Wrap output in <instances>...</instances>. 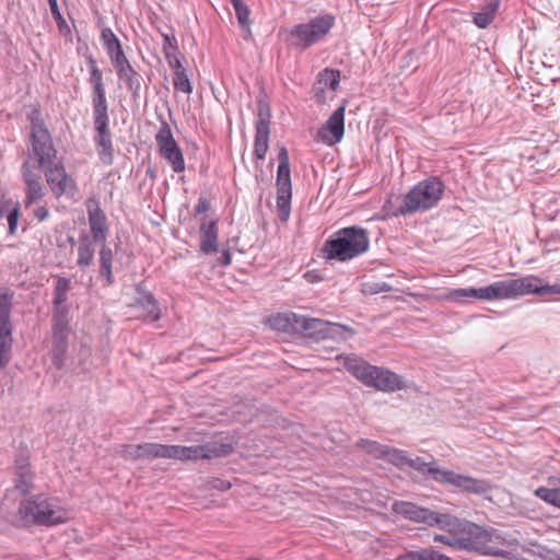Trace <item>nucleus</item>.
Here are the masks:
<instances>
[{
	"mask_svg": "<svg viewBox=\"0 0 560 560\" xmlns=\"http://www.w3.org/2000/svg\"><path fill=\"white\" fill-rule=\"evenodd\" d=\"M512 296L536 294L539 296L560 294V284H547L537 276L528 275L517 279H510Z\"/></svg>",
	"mask_w": 560,
	"mask_h": 560,
	"instance_id": "nucleus-13",
	"label": "nucleus"
},
{
	"mask_svg": "<svg viewBox=\"0 0 560 560\" xmlns=\"http://www.w3.org/2000/svg\"><path fill=\"white\" fill-rule=\"evenodd\" d=\"M340 81V72L332 69H324L317 75L316 82L323 85L324 89L336 91Z\"/></svg>",
	"mask_w": 560,
	"mask_h": 560,
	"instance_id": "nucleus-37",
	"label": "nucleus"
},
{
	"mask_svg": "<svg viewBox=\"0 0 560 560\" xmlns=\"http://www.w3.org/2000/svg\"><path fill=\"white\" fill-rule=\"evenodd\" d=\"M444 184L438 177L419 182L406 196L400 206V213L422 212L435 207L442 198Z\"/></svg>",
	"mask_w": 560,
	"mask_h": 560,
	"instance_id": "nucleus-7",
	"label": "nucleus"
},
{
	"mask_svg": "<svg viewBox=\"0 0 560 560\" xmlns=\"http://www.w3.org/2000/svg\"><path fill=\"white\" fill-rule=\"evenodd\" d=\"M155 142L160 155L165 159L175 173L185 171V160L183 152L174 139L172 129L166 121H162L161 127L155 135Z\"/></svg>",
	"mask_w": 560,
	"mask_h": 560,
	"instance_id": "nucleus-10",
	"label": "nucleus"
},
{
	"mask_svg": "<svg viewBox=\"0 0 560 560\" xmlns=\"http://www.w3.org/2000/svg\"><path fill=\"white\" fill-rule=\"evenodd\" d=\"M70 287H71L70 279L65 278V277H58L54 291L69 292Z\"/></svg>",
	"mask_w": 560,
	"mask_h": 560,
	"instance_id": "nucleus-51",
	"label": "nucleus"
},
{
	"mask_svg": "<svg viewBox=\"0 0 560 560\" xmlns=\"http://www.w3.org/2000/svg\"><path fill=\"white\" fill-rule=\"evenodd\" d=\"M120 455L128 460L142 459L140 444H125L121 446Z\"/></svg>",
	"mask_w": 560,
	"mask_h": 560,
	"instance_id": "nucleus-44",
	"label": "nucleus"
},
{
	"mask_svg": "<svg viewBox=\"0 0 560 560\" xmlns=\"http://www.w3.org/2000/svg\"><path fill=\"white\" fill-rule=\"evenodd\" d=\"M46 182L56 198L66 197L73 199L78 192L75 180L70 176L62 164L58 161L43 168Z\"/></svg>",
	"mask_w": 560,
	"mask_h": 560,
	"instance_id": "nucleus-11",
	"label": "nucleus"
},
{
	"mask_svg": "<svg viewBox=\"0 0 560 560\" xmlns=\"http://www.w3.org/2000/svg\"><path fill=\"white\" fill-rule=\"evenodd\" d=\"M19 221V210L14 208L8 215L9 233L14 234Z\"/></svg>",
	"mask_w": 560,
	"mask_h": 560,
	"instance_id": "nucleus-50",
	"label": "nucleus"
},
{
	"mask_svg": "<svg viewBox=\"0 0 560 560\" xmlns=\"http://www.w3.org/2000/svg\"><path fill=\"white\" fill-rule=\"evenodd\" d=\"M137 296L130 307L139 312L138 316L143 320L153 323L160 319L161 311L154 295L143 290L140 285L136 287Z\"/></svg>",
	"mask_w": 560,
	"mask_h": 560,
	"instance_id": "nucleus-17",
	"label": "nucleus"
},
{
	"mask_svg": "<svg viewBox=\"0 0 560 560\" xmlns=\"http://www.w3.org/2000/svg\"><path fill=\"white\" fill-rule=\"evenodd\" d=\"M358 446L365 451L368 454H371L375 458H384L385 450L388 445L380 444L376 441L361 439L358 441Z\"/></svg>",
	"mask_w": 560,
	"mask_h": 560,
	"instance_id": "nucleus-41",
	"label": "nucleus"
},
{
	"mask_svg": "<svg viewBox=\"0 0 560 560\" xmlns=\"http://www.w3.org/2000/svg\"><path fill=\"white\" fill-rule=\"evenodd\" d=\"M34 215L39 220V221H44L48 218L49 215V211L47 208L45 207H39L37 208L35 211H34Z\"/></svg>",
	"mask_w": 560,
	"mask_h": 560,
	"instance_id": "nucleus-54",
	"label": "nucleus"
},
{
	"mask_svg": "<svg viewBox=\"0 0 560 560\" xmlns=\"http://www.w3.org/2000/svg\"><path fill=\"white\" fill-rule=\"evenodd\" d=\"M112 262L113 252L105 241L102 243V248L100 250V272L101 276L107 279L108 283L113 282Z\"/></svg>",
	"mask_w": 560,
	"mask_h": 560,
	"instance_id": "nucleus-33",
	"label": "nucleus"
},
{
	"mask_svg": "<svg viewBox=\"0 0 560 560\" xmlns=\"http://www.w3.org/2000/svg\"><path fill=\"white\" fill-rule=\"evenodd\" d=\"M88 62H89L90 72L93 71L94 69H98L96 61L93 57H90Z\"/></svg>",
	"mask_w": 560,
	"mask_h": 560,
	"instance_id": "nucleus-56",
	"label": "nucleus"
},
{
	"mask_svg": "<svg viewBox=\"0 0 560 560\" xmlns=\"http://www.w3.org/2000/svg\"><path fill=\"white\" fill-rule=\"evenodd\" d=\"M500 0H489V2L481 8V10L474 15V23L479 28L488 27L494 20L495 13L499 9Z\"/></svg>",
	"mask_w": 560,
	"mask_h": 560,
	"instance_id": "nucleus-30",
	"label": "nucleus"
},
{
	"mask_svg": "<svg viewBox=\"0 0 560 560\" xmlns=\"http://www.w3.org/2000/svg\"><path fill=\"white\" fill-rule=\"evenodd\" d=\"M209 209H210V202L206 198L200 197L198 199V203L195 208L196 214H202V213L207 212Z\"/></svg>",
	"mask_w": 560,
	"mask_h": 560,
	"instance_id": "nucleus-53",
	"label": "nucleus"
},
{
	"mask_svg": "<svg viewBox=\"0 0 560 560\" xmlns=\"http://www.w3.org/2000/svg\"><path fill=\"white\" fill-rule=\"evenodd\" d=\"M406 467L412 468L421 474H429L436 481L438 472H444L445 469H441L434 465V463H427L421 457L411 458L408 456Z\"/></svg>",
	"mask_w": 560,
	"mask_h": 560,
	"instance_id": "nucleus-34",
	"label": "nucleus"
},
{
	"mask_svg": "<svg viewBox=\"0 0 560 560\" xmlns=\"http://www.w3.org/2000/svg\"><path fill=\"white\" fill-rule=\"evenodd\" d=\"M101 39L103 42V45L106 48L119 43V39L117 38V36L114 34V32L106 27L102 31L101 33Z\"/></svg>",
	"mask_w": 560,
	"mask_h": 560,
	"instance_id": "nucleus-48",
	"label": "nucleus"
},
{
	"mask_svg": "<svg viewBox=\"0 0 560 560\" xmlns=\"http://www.w3.org/2000/svg\"><path fill=\"white\" fill-rule=\"evenodd\" d=\"M269 117H264L262 114H259V119L256 122V135L254 141V154L256 159L264 160L266 153L268 151V141H269Z\"/></svg>",
	"mask_w": 560,
	"mask_h": 560,
	"instance_id": "nucleus-24",
	"label": "nucleus"
},
{
	"mask_svg": "<svg viewBox=\"0 0 560 560\" xmlns=\"http://www.w3.org/2000/svg\"><path fill=\"white\" fill-rule=\"evenodd\" d=\"M69 317H52V363L60 369L68 350Z\"/></svg>",
	"mask_w": 560,
	"mask_h": 560,
	"instance_id": "nucleus-15",
	"label": "nucleus"
},
{
	"mask_svg": "<svg viewBox=\"0 0 560 560\" xmlns=\"http://www.w3.org/2000/svg\"><path fill=\"white\" fill-rule=\"evenodd\" d=\"M326 89L323 88L319 83L315 82L313 86L314 97L318 103H325L326 96H325Z\"/></svg>",
	"mask_w": 560,
	"mask_h": 560,
	"instance_id": "nucleus-52",
	"label": "nucleus"
},
{
	"mask_svg": "<svg viewBox=\"0 0 560 560\" xmlns=\"http://www.w3.org/2000/svg\"><path fill=\"white\" fill-rule=\"evenodd\" d=\"M394 560H451V558L433 548H422L407 551Z\"/></svg>",
	"mask_w": 560,
	"mask_h": 560,
	"instance_id": "nucleus-29",
	"label": "nucleus"
},
{
	"mask_svg": "<svg viewBox=\"0 0 560 560\" xmlns=\"http://www.w3.org/2000/svg\"><path fill=\"white\" fill-rule=\"evenodd\" d=\"M221 261L223 265H230L231 264V255L229 252H224L221 257Z\"/></svg>",
	"mask_w": 560,
	"mask_h": 560,
	"instance_id": "nucleus-55",
	"label": "nucleus"
},
{
	"mask_svg": "<svg viewBox=\"0 0 560 560\" xmlns=\"http://www.w3.org/2000/svg\"><path fill=\"white\" fill-rule=\"evenodd\" d=\"M94 260V248L91 240L85 236L80 240L78 246V260L77 264L80 268L90 267Z\"/></svg>",
	"mask_w": 560,
	"mask_h": 560,
	"instance_id": "nucleus-31",
	"label": "nucleus"
},
{
	"mask_svg": "<svg viewBox=\"0 0 560 560\" xmlns=\"http://www.w3.org/2000/svg\"><path fill=\"white\" fill-rule=\"evenodd\" d=\"M13 489L19 495H26L33 489V472L26 458H19L15 462Z\"/></svg>",
	"mask_w": 560,
	"mask_h": 560,
	"instance_id": "nucleus-20",
	"label": "nucleus"
},
{
	"mask_svg": "<svg viewBox=\"0 0 560 560\" xmlns=\"http://www.w3.org/2000/svg\"><path fill=\"white\" fill-rule=\"evenodd\" d=\"M300 320L301 315L288 312L271 315L267 323L272 329L295 334L299 332Z\"/></svg>",
	"mask_w": 560,
	"mask_h": 560,
	"instance_id": "nucleus-27",
	"label": "nucleus"
},
{
	"mask_svg": "<svg viewBox=\"0 0 560 560\" xmlns=\"http://www.w3.org/2000/svg\"><path fill=\"white\" fill-rule=\"evenodd\" d=\"M425 525L438 527L451 534H460L465 522L448 513H440L430 510Z\"/></svg>",
	"mask_w": 560,
	"mask_h": 560,
	"instance_id": "nucleus-21",
	"label": "nucleus"
},
{
	"mask_svg": "<svg viewBox=\"0 0 560 560\" xmlns=\"http://www.w3.org/2000/svg\"><path fill=\"white\" fill-rule=\"evenodd\" d=\"M345 105L339 106L328 118L318 133L323 141L328 144L339 142L345 133Z\"/></svg>",
	"mask_w": 560,
	"mask_h": 560,
	"instance_id": "nucleus-18",
	"label": "nucleus"
},
{
	"mask_svg": "<svg viewBox=\"0 0 560 560\" xmlns=\"http://www.w3.org/2000/svg\"><path fill=\"white\" fill-rule=\"evenodd\" d=\"M366 230L352 225L336 231L324 244V257L328 260L347 261L369 249Z\"/></svg>",
	"mask_w": 560,
	"mask_h": 560,
	"instance_id": "nucleus-3",
	"label": "nucleus"
},
{
	"mask_svg": "<svg viewBox=\"0 0 560 560\" xmlns=\"http://www.w3.org/2000/svg\"><path fill=\"white\" fill-rule=\"evenodd\" d=\"M28 120L31 122V141L32 155L30 156V161L36 160L38 166L44 168L49 166L56 162H58L57 150L52 143V138L45 126L40 112L38 109H33L28 114Z\"/></svg>",
	"mask_w": 560,
	"mask_h": 560,
	"instance_id": "nucleus-6",
	"label": "nucleus"
},
{
	"mask_svg": "<svg viewBox=\"0 0 560 560\" xmlns=\"http://www.w3.org/2000/svg\"><path fill=\"white\" fill-rule=\"evenodd\" d=\"M433 541L441 542L453 549L462 550V534H459V536H446L436 534L433 536Z\"/></svg>",
	"mask_w": 560,
	"mask_h": 560,
	"instance_id": "nucleus-45",
	"label": "nucleus"
},
{
	"mask_svg": "<svg viewBox=\"0 0 560 560\" xmlns=\"http://www.w3.org/2000/svg\"><path fill=\"white\" fill-rule=\"evenodd\" d=\"M233 8L235 10V14L240 25L249 34V14L250 11L248 7L243 2V0H231Z\"/></svg>",
	"mask_w": 560,
	"mask_h": 560,
	"instance_id": "nucleus-39",
	"label": "nucleus"
},
{
	"mask_svg": "<svg viewBox=\"0 0 560 560\" xmlns=\"http://www.w3.org/2000/svg\"><path fill=\"white\" fill-rule=\"evenodd\" d=\"M115 70L119 79L125 82L127 90L133 96H138L141 89V75L132 68L130 62Z\"/></svg>",
	"mask_w": 560,
	"mask_h": 560,
	"instance_id": "nucleus-28",
	"label": "nucleus"
},
{
	"mask_svg": "<svg viewBox=\"0 0 560 560\" xmlns=\"http://www.w3.org/2000/svg\"><path fill=\"white\" fill-rule=\"evenodd\" d=\"M171 69L174 72V77H173L174 88L177 91H180L186 94H190L192 92V85H191V82H190L183 65L180 63V68L172 67Z\"/></svg>",
	"mask_w": 560,
	"mask_h": 560,
	"instance_id": "nucleus-36",
	"label": "nucleus"
},
{
	"mask_svg": "<svg viewBox=\"0 0 560 560\" xmlns=\"http://www.w3.org/2000/svg\"><path fill=\"white\" fill-rule=\"evenodd\" d=\"M460 534L462 550L504 559L514 557L515 540L509 539L495 528L465 522Z\"/></svg>",
	"mask_w": 560,
	"mask_h": 560,
	"instance_id": "nucleus-2",
	"label": "nucleus"
},
{
	"mask_svg": "<svg viewBox=\"0 0 560 560\" xmlns=\"http://www.w3.org/2000/svg\"><path fill=\"white\" fill-rule=\"evenodd\" d=\"M345 369L365 386L385 393H394L405 388L402 377L395 372L375 366L357 355H348L343 360Z\"/></svg>",
	"mask_w": 560,
	"mask_h": 560,
	"instance_id": "nucleus-4",
	"label": "nucleus"
},
{
	"mask_svg": "<svg viewBox=\"0 0 560 560\" xmlns=\"http://www.w3.org/2000/svg\"><path fill=\"white\" fill-rule=\"evenodd\" d=\"M279 165L277 170V208L283 221H287L291 211L292 183L290 159L288 150L282 147L278 153Z\"/></svg>",
	"mask_w": 560,
	"mask_h": 560,
	"instance_id": "nucleus-9",
	"label": "nucleus"
},
{
	"mask_svg": "<svg viewBox=\"0 0 560 560\" xmlns=\"http://www.w3.org/2000/svg\"><path fill=\"white\" fill-rule=\"evenodd\" d=\"M93 122L95 128L94 142L101 161L110 165L113 163V142L109 130L108 108L93 110Z\"/></svg>",
	"mask_w": 560,
	"mask_h": 560,
	"instance_id": "nucleus-12",
	"label": "nucleus"
},
{
	"mask_svg": "<svg viewBox=\"0 0 560 560\" xmlns=\"http://www.w3.org/2000/svg\"><path fill=\"white\" fill-rule=\"evenodd\" d=\"M334 25L335 18L332 15H319L307 23H301L292 27L288 40L291 46L305 50L323 40Z\"/></svg>",
	"mask_w": 560,
	"mask_h": 560,
	"instance_id": "nucleus-8",
	"label": "nucleus"
},
{
	"mask_svg": "<svg viewBox=\"0 0 560 560\" xmlns=\"http://www.w3.org/2000/svg\"><path fill=\"white\" fill-rule=\"evenodd\" d=\"M200 250L206 254L218 252V223L215 220L203 221L200 224Z\"/></svg>",
	"mask_w": 560,
	"mask_h": 560,
	"instance_id": "nucleus-23",
	"label": "nucleus"
},
{
	"mask_svg": "<svg viewBox=\"0 0 560 560\" xmlns=\"http://www.w3.org/2000/svg\"><path fill=\"white\" fill-rule=\"evenodd\" d=\"M23 178L26 185L25 206L38 202L45 195L40 176L31 170V161L26 160L22 166Z\"/></svg>",
	"mask_w": 560,
	"mask_h": 560,
	"instance_id": "nucleus-19",
	"label": "nucleus"
},
{
	"mask_svg": "<svg viewBox=\"0 0 560 560\" xmlns=\"http://www.w3.org/2000/svg\"><path fill=\"white\" fill-rule=\"evenodd\" d=\"M444 300L453 303H465L471 300L470 288L451 289L445 295Z\"/></svg>",
	"mask_w": 560,
	"mask_h": 560,
	"instance_id": "nucleus-43",
	"label": "nucleus"
},
{
	"mask_svg": "<svg viewBox=\"0 0 560 560\" xmlns=\"http://www.w3.org/2000/svg\"><path fill=\"white\" fill-rule=\"evenodd\" d=\"M89 82L92 85L93 110L108 108L102 71L100 69L91 71Z\"/></svg>",
	"mask_w": 560,
	"mask_h": 560,
	"instance_id": "nucleus-26",
	"label": "nucleus"
},
{
	"mask_svg": "<svg viewBox=\"0 0 560 560\" xmlns=\"http://www.w3.org/2000/svg\"><path fill=\"white\" fill-rule=\"evenodd\" d=\"M383 459L402 469L406 467L408 455L405 451L387 446Z\"/></svg>",
	"mask_w": 560,
	"mask_h": 560,
	"instance_id": "nucleus-40",
	"label": "nucleus"
},
{
	"mask_svg": "<svg viewBox=\"0 0 560 560\" xmlns=\"http://www.w3.org/2000/svg\"><path fill=\"white\" fill-rule=\"evenodd\" d=\"M106 51L115 69L129 62L122 50L120 42L106 48Z\"/></svg>",
	"mask_w": 560,
	"mask_h": 560,
	"instance_id": "nucleus-42",
	"label": "nucleus"
},
{
	"mask_svg": "<svg viewBox=\"0 0 560 560\" xmlns=\"http://www.w3.org/2000/svg\"><path fill=\"white\" fill-rule=\"evenodd\" d=\"M142 459L172 458L179 460L212 459L223 457L233 452V444L225 441H210L202 445L182 446L160 443L140 444Z\"/></svg>",
	"mask_w": 560,
	"mask_h": 560,
	"instance_id": "nucleus-1",
	"label": "nucleus"
},
{
	"mask_svg": "<svg viewBox=\"0 0 560 560\" xmlns=\"http://www.w3.org/2000/svg\"><path fill=\"white\" fill-rule=\"evenodd\" d=\"M392 510L394 513L401 515L407 520L422 524L428 522V515L430 512L429 509L421 508L415 503L406 501H395Z\"/></svg>",
	"mask_w": 560,
	"mask_h": 560,
	"instance_id": "nucleus-25",
	"label": "nucleus"
},
{
	"mask_svg": "<svg viewBox=\"0 0 560 560\" xmlns=\"http://www.w3.org/2000/svg\"><path fill=\"white\" fill-rule=\"evenodd\" d=\"M436 481L451 485L474 494H485L491 488L489 482L486 480L476 479L474 477L460 475L446 469L444 472H438Z\"/></svg>",
	"mask_w": 560,
	"mask_h": 560,
	"instance_id": "nucleus-14",
	"label": "nucleus"
},
{
	"mask_svg": "<svg viewBox=\"0 0 560 560\" xmlns=\"http://www.w3.org/2000/svg\"><path fill=\"white\" fill-rule=\"evenodd\" d=\"M86 212L89 217V225L94 242L104 243L108 234L107 218L101 208L96 197H90L85 201Z\"/></svg>",
	"mask_w": 560,
	"mask_h": 560,
	"instance_id": "nucleus-16",
	"label": "nucleus"
},
{
	"mask_svg": "<svg viewBox=\"0 0 560 560\" xmlns=\"http://www.w3.org/2000/svg\"><path fill=\"white\" fill-rule=\"evenodd\" d=\"M48 3H49L51 14H52L56 23L58 24L59 28L67 27V22L59 11L57 0H48Z\"/></svg>",
	"mask_w": 560,
	"mask_h": 560,
	"instance_id": "nucleus-47",
	"label": "nucleus"
},
{
	"mask_svg": "<svg viewBox=\"0 0 560 560\" xmlns=\"http://www.w3.org/2000/svg\"><path fill=\"white\" fill-rule=\"evenodd\" d=\"M68 292L54 291L52 317H69Z\"/></svg>",
	"mask_w": 560,
	"mask_h": 560,
	"instance_id": "nucleus-38",
	"label": "nucleus"
},
{
	"mask_svg": "<svg viewBox=\"0 0 560 560\" xmlns=\"http://www.w3.org/2000/svg\"><path fill=\"white\" fill-rule=\"evenodd\" d=\"M163 51L170 68H180L182 62L177 56V40L174 35L163 34Z\"/></svg>",
	"mask_w": 560,
	"mask_h": 560,
	"instance_id": "nucleus-32",
	"label": "nucleus"
},
{
	"mask_svg": "<svg viewBox=\"0 0 560 560\" xmlns=\"http://www.w3.org/2000/svg\"><path fill=\"white\" fill-rule=\"evenodd\" d=\"M19 514L27 523L46 526L62 524L69 518L68 512L55 499L44 495L24 500L20 504Z\"/></svg>",
	"mask_w": 560,
	"mask_h": 560,
	"instance_id": "nucleus-5",
	"label": "nucleus"
},
{
	"mask_svg": "<svg viewBox=\"0 0 560 560\" xmlns=\"http://www.w3.org/2000/svg\"><path fill=\"white\" fill-rule=\"evenodd\" d=\"M471 300L490 301L489 285L482 288H470Z\"/></svg>",
	"mask_w": 560,
	"mask_h": 560,
	"instance_id": "nucleus-49",
	"label": "nucleus"
},
{
	"mask_svg": "<svg viewBox=\"0 0 560 560\" xmlns=\"http://www.w3.org/2000/svg\"><path fill=\"white\" fill-rule=\"evenodd\" d=\"M336 327L338 326L335 324L301 315L299 332L302 331L311 337L327 338L332 334Z\"/></svg>",
	"mask_w": 560,
	"mask_h": 560,
	"instance_id": "nucleus-22",
	"label": "nucleus"
},
{
	"mask_svg": "<svg viewBox=\"0 0 560 560\" xmlns=\"http://www.w3.org/2000/svg\"><path fill=\"white\" fill-rule=\"evenodd\" d=\"M390 290H392V287L389 284H387L386 282H372V283L364 284V292H368L371 294L388 292Z\"/></svg>",
	"mask_w": 560,
	"mask_h": 560,
	"instance_id": "nucleus-46",
	"label": "nucleus"
},
{
	"mask_svg": "<svg viewBox=\"0 0 560 560\" xmlns=\"http://www.w3.org/2000/svg\"><path fill=\"white\" fill-rule=\"evenodd\" d=\"M490 301L513 299L510 279L489 284Z\"/></svg>",
	"mask_w": 560,
	"mask_h": 560,
	"instance_id": "nucleus-35",
	"label": "nucleus"
}]
</instances>
